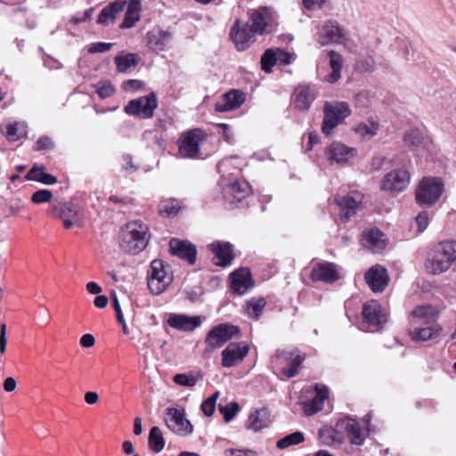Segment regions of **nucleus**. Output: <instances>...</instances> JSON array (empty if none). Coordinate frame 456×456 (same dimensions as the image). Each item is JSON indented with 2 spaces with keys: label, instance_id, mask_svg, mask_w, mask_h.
Masks as SVG:
<instances>
[{
  "label": "nucleus",
  "instance_id": "bf43d9fd",
  "mask_svg": "<svg viewBox=\"0 0 456 456\" xmlns=\"http://www.w3.org/2000/svg\"><path fill=\"white\" fill-rule=\"evenodd\" d=\"M375 60L372 56L364 57L357 61V66L363 71H371L375 67Z\"/></svg>",
  "mask_w": 456,
  "mask_h": 456
},
{
  "label": "nucleus",
  "instance_id": "7c9ffc66",
  "mask_svg": "<svg viewBox=\"0 0 456 456\" xmlns=\"http://www.w3.org/2000/svg\"><path fill=\"white\" fill-rule=\"evenodd\" d=\"M315 99L314 88L310 86H298L294 92V104L297 110H307Z\"/></svg>",
  "mask_w": 456,
  "mask_h": 456
},
{
  "label": "nucleus",
  "instance_id": "0eeeda50",
  "mask_svg": "<svg viewBox=\"0 0 456 456\" xmlns=\"http://www.w3.org/2000/svg\"><path fill=\"white\" fill-rule=\"evenodd\" d=\"M206 137V133L200 128H194L183 133L178 141V149L181 156L189 159L198 158L200 144Z\"/></svg>",
  "mask_w": 456,
  "mask_h": 456
},
{
  "label": "nucleus",
  "instance_id": "f257e3e1",
  "mask_svg": "<svg viewBox=\"0 0 456 456\" xmlns=\"http://www.w3.org/2000/svg\"><path fill=\"white\" fill-rule=\"evenodd\" d=\"M149 240L148 225L140 220L127 223L119 232L120 248L129 254L134 255L143 250Z\"/></svg>",
  "mask_w": 456,
  "mask_h": 456
},
{
  "label": "nucleus",
  "instance_id": "cd10ccee",
  "mask_svg": "<svg viewBox=\"0 0 456 456\" xmlns=\"http://www.w3.org/2000/svg\"><path fill=\"white\" fill-rule=\"evenodd\" d=\"M244 94L238 90H231L224 94L223 99L215 104L217 112H227L238 109L244 102Z\"/></svg>",
  "mask_w": 456,
  "mask_h": 456
},
{
  "label": "nucleus",
  "instance_id": "79ce46f5",
  "mask_svg": "<svg viewBox=\"0 0 456 456\" xmlns=\"http://www.w3.org/2000/svg\"><path fill=\"white\" fill-rule=\"evenodd\" d=\"M165 439L159 427H152L150 430L148 445L155 453L160 452L165 447Z\"/></svg>",
  "mask_w": 456,
  "mask_h": 456
},
{
  "label": "nucleus",
  "instance_id": "37998d69",
  "mask_svg": "<svg viewBox=\"0 0 456 456\" xmlns=\"http://www.w3.org/2000/svg\"><path fill=\"white\" fill-rule=\"evenodd\" d=\"M266 305L264 297L252 298L247 302L245 307V313L248 316L258 320L262 314V312Z\"/></svg>",
  "mask_w": 456,
  "mask_h": 456
},
{
  "label": "nucleus",
  "instance_id": "c03bdc74",
  "mask_svg": "<svg viewBox=\"0 0 456 456\" xmlns=\"http://www.w3.org/2000/svg\"><path fill=\"white\" fill-rule=\"evenodd\" d=\"M31 180L48 185L54 184L57 182L55 176L45 172V167L43 166H34L30 168V181Z\"/></svg>",
  "mask_w": 456,
  "mask_h": 456
},
{
  "label": "nucleus",
  "instance_id": "e2e57ef3",
  "mask_svg": "<svg viewBox=\"0 0 456 456\" xmlns=\"http://www.w3.org/2000/svg\"><path fill=\"white\" fill-rule=\"evenodd\" d=\"M416 222L418 224V231L419 232H422L428 225V215L426 211H421L417 216H416Z\"/></svg>",
  "mask_w": 456,
  "mask_h": 456
},
{
  "label": "nucleus",
  "instance_id": "e433bc0d",
  "mask_svg": "<svg viewBox=\"0 0 456 456\" xmlns=\"http://www.w3.org/2000/svg\"><path fill=\"white\" fill-rule=\"evenodd\" d=\"M385 235L377 228L370 229L362 235L363 245L372 249H381L385 246Z\"/></svg>",
  "mask_w": 456,
  "mask_h": 456
},
{
  "label": "nucleus",
  "instance_id": "f03ea898",
  "mask_svg": "<svg viewBox=\"0 0 456 456\" xmlns=\"http://www.w3.org/2000/svg\"><path fill=\"white\" fill-rule=\"evenodd\" d=\"M456 260V241L440 242L428 253L426 269L432 274L446 272Z\"/></svg>",
  "mask_w": 456,
  "mask_h": 456
},
{
  "label": "nucleus",
  "instance_id": "1a4fd4ad",
  "mask_svg": "<svg viewBox=\"0 0 456 456\" xmlns=\"http://www.w3.org/2000/svg\"><path fill=\"white\" fill-rule=\"evenodd\" d=\"M277 18V13L272 8L261 7L251 12L249 26L256 34H269L276 24Z\"/></svg>",
  "mask_w": 456,
  "mask_h": 456
},
{
  "label": "nucleus",
  "instance_id": "4be33fe9",
  "mask_svg": "<svg viewBox=\"0 0 456 456\" xmlns=\"http://www.w3.org/2000/svg\"><path fill=\"white\" fill-rule=\"evenodd\" d=\"M310 278L313 281L333 283L339 279V274L335 264L330 262H322L316 264L312 268Z\"/></svg>",
  "mask_w": 456,
  "mask_h": 456
},
{
  "label": "nucleus",
  "instance_id": "3c124183",
  "mask_svg": "<svg viewBox=\"0 0 456 456\" xmlns=\"http://www.w3.org/2000/svg\"><path fill=\"white\" fill-rule=\"evenodd\" d=\"M96 93L101 99H106L114 94L115 87L110 81H102L97 85Z\"/></svg>",
  "mask_w": 456,
  "mask_h": 456
},
{
  "label": "nucleus",
  "instance_id": "5fc2aeb1",
  "mask_svg": "<svg viewBox=\"0 0 456 456\" xmlns=\"http://www.w3.org/2000/svg\"><path fill=\"white\" fill-rule=\"evenodd\" d=\"M53 197V193L51 191L43 189L38 190L33 193L31 200L36 204H41L45 202H48Z\"/></svg>",
  "mask_w": 456,
  "mask_h": 456
},
{
  "label": "nucleus",
  "instance_id": "2eb2a0df",
  "mask_svg": "<svg viewBox=\"0 0 456 456\" xmlns=\"http://www.w3.org/2000/svg\"><path fill=\"white\" fill-rule=\"evenodd\" d=\"M255 34L248 23L240 26V20H236L231 28L230 37L238 51H245L255 41Z\"/></svg>",
  "mask_w": 456,
  "mask_h": 456
},
{
  "label": "nucleus",
  "instance_id": "6e6552de",
  "mask_svg": "<svg viewBox=\"0 0 456 456\" xmlns=\"http://www.w3.org/2000/svg\"><path fill=\"white\" fill-rule=\"evenodd\" d=\"M158 107L157 96L154 93L131 100L124 108V111L130 116L151 118Z\"/></svg>",
  "mask_w": 456,
  "mask_h": 456
},
{
  "label": "nucleus",
  "instance_id": "4c0bfd02",
  "mask_svg": "<svg viewBox=\"0 0 456 456\" xmlns=\"http://www.w3.org/2000/svg\"><path fill=\"white\" fill-rule=\"evenodd\" d=\"M404 142L411 150L417 151L420 147L426 146L428 139L423 135L419 129L414 128L405 134Z\"/></svg>",
  "mask_w": 456,
  "mask_h": 456
},
{
  "label": "nucleus",
  "instance_id": "ddd939ff",
  "mask_svg": "<svg viewBox=\"0 0 456 456\" xmlns=\"http://www.w3.org/2000/svg\"><path fill=\"white\" fill-rule=\"evenodd\" d=\"M221 186L225 200L230 203L240 202L251 192L250 185L244 180L234 179L230 182L224 180L221 182Z\"/></svg>",
  "mask_w": 456,
  "mask_h": 456
},
{
  "label": "nucleus",
  "instance_id": "a19ab883",
  "mask_svg": "<svg viewBox=\"0 0 456 456\" xmlns=\"http://www.w3.org/2000/svg\"><path fill=\"white\" fill-rule=\"evenodd\" d=\"M340 428H325L319 431V437L324 445H332L343 443Z\"/></svg>",
  "mask_w": 456,
  "mask_h": 456
},
{
  "label": "nucleus",
  "instance_id": "423d86ee",
  "mask_svg": "<svg viewBox=\"0 0 456 456\" xmlns=\"http://www.w3.org/2000/svg\"><path fill=\"white\" fill-rule=\"evenodd\" d=\"M167 428L179 436H188L193 432V425L186 419L184 409L168 407L165 411Z\"/></svg>",
  "mask_w": 456,
  "mask_h": 456
},
{
  "label": "nucleus",
  "instance_id": "b1692460",
  "mask_svg": "<svg viewBox=\"0 0 456 456\" xmlns=\"http://www.w3.org/2000/svg\"><path fill=\"white\" fill-rule=\"evenodd\" d=\"M208 249L215 255L216 264L219 266L230 265L234 258L233 246L230 242L215 241L208 245Z\"/></svg>",
  "mask_w": 456,
  "mask_h": 456
},
{
  "label": "nucleus",
  "instance_id": "052dcab7",
  "mask_svg": "<svg viewBox=\"0 0 456 456\" xmlns=\"http://www.w3.org/2000/svg\"><path fill=\"white\" fill-rule=\"evenodd\" d=\"M277 53V63L288 65L291 63L292 54L281 48H275Z\"/></svg>",
  "mask_w": 456,
  "mask_h": 456
},
{
  "label": "nucleus",
  "instance_id": "c9c22d12",
  "mask_svg": "<svg viewBox=\"0 0 456 456\" xmlns=\"http://www.w3.org/2000/svg\"><path fill=\"white\" fill-rule=\"evenodd\" d=\"M328 55L330 56V67L331 69V72L326 77L325 80L333 84L338 81L341 77L343 58L341 54L333 50L330 51Z\"/></svg>",
  "mask_w": 456,
  "mask_h": 456
},
{
  "label": "nucleus",
  "instance_id": "4d7b16f0",
  "mask_svg": "<svg viewBox=\"0 0 456 456\" xmlns=\"http://www.w3.org/2000/svg\"><path fill=\"white\" fill-rule=\"evenodd\" d=\"M22 134L20 131L19 124H10L6 126L5 136L9 141H17L21 137Z\"/></svg>",
  "mask_w": 456,
  "mask_h": 456
},
{
  "label": "nucleus",
  "instance_id": "6e6d98bb",
  "mask_svg": "<svg viewBox=\"0 0 456 456\" xmlns=\"http://www.w3.org/2000/svg\"><path fill=\"white\" fill-rule=\"evenodd\" d=\"M159 212L161 215H166L167 216H174L178 213L177 204L175 200L163 203L160 206Z\"/></svg>",
  "mask_w": 456,
  "mask_h": 456
},
{
  "label": "nucleus",
  "instance_id": "680f3d73",
  "mask_svg": "<svg viewBox=\"0 0 456 456\" xmlns=\"http://www.w3.org/2000/svg\"><path fill=\"white\" fill-rule=\"evenodd\" d=\"M53 147V142L50 137L43 136L39 138L35 145L36 151H43L52 149Z\"/></svg>",
  "mask_w": 456,
  "mask_h": 456
},
{
  "label": "nucleus",
  "instance_id": "6ab92c4d",
  "mask_svg": "<svg viewBox=\"0 0 456 456\" xmlns=\"http://www.w3.org/2000/svg\"><path fill=\"white\" fill-rule=\"evenodd\" d=\"M357 150L341 142H334L326 150L325 154L330 163L346 164L356 156Z\"/></svg>",
  "mask_w": 456,
  "mask_h": 456
},
{
  "label": "nucleus",
  "instance_id": "39448f33",
  "mask_svg": "<svg viewBox=\"0 0 456 456\" xmlns=\"http://www.w3.org/2000/svg\"><path fill=\"white\" fill-rule=\"evenodd\" d=\"M444 183L440 178L424 177L416 190V201L420 206H432L442 196Z\"/></svg>",
  "mask_w": 456,
  "mask_h": 456
},
{
  "label": "nucleus",
  "instance_id": "0e129e2a",
  "mask_svg": "<svg viewBox=\"0 0 456 456\" xmlns=\"http://www.w3.org/2000/svg\"><path fill=\"white\" fill-rule=\"evenodd\" d=\"M184 293L186 294L187 298L191 302H196L200 299V297L202 294V291L200 287H194V288L185 289Z\"/></svg>",
  "mask_w": 456,
  "mask_h": 456
},
{
  "label": "nucleus",
  "instance_id": "69168bd1",
  "mask_svg": "<svg viewBox=\"0 0 456 456\" xmlns=\"http://www.w3.org/2000/svg\"><path fill=\"white\" fill-rule=\"evenodd\" d=\"M224 456H257V454L251 450L227 449L224 451Z\"/></svg>",
  "mask_w": 456,
  "mask_h": 456
},
{
  "label": "nucleus",
  "instance_id": "7ed1b4c3",
  "mask_svg": "<svg viewBox=\"0 0 456 456\" xmlns=\"http://www.w3.org/2000/svg\"><path fill=\"white\" fill-rule=\"evenodd\" d=\"M323 114L322 131L325 135L330 136L333 129L351 115V109L345 102H326L323 106Z\"/></svg>",
  "mask_w": 456,
  "mask_h": 456
},
{
  "label": "nucleus",
  "instance_id": "4468645a",
  "mask_svg": "<svg viewBox=\"0 0 456 456\" xmlns=\"http://www.w3.org/2000/svg\"><path fill=\"white\" fill-rule=\"evenodd\" d=\"M318 41L322 45L346 44L347 41L346 32L338 21L330 20L324 23L320 31Z\"/></svg>",
  "mask_w": 456,
  "mask_h": 456
},
{
  "label": "nucleus",
  "instance_id": "9b49d317",
  "mask_svg": "<svg viewBox=\"0 0 456 456\" xmlns=\"http://www.w3.org/2000/svg\"><path fill=\"white\" fill-rule=\"evenodd\" d=\"M305 357L298 350L285 351L277 350L272 357L273 363H285L286 366L281 368V373L287 378H294L304 362Z\"/></svg>",
  "mask_w": 456,
  "mask_h": 456
},
{
  "label": "nucleus",
  "instance_id": "20e7f679",
  "mask_svg": "<svg viewBox=\"0 0 456 456\" xmlns=\"http://www.w3.org/2000/svg\"><path fill=\"white\" fill-rule=\"evenodd\" d=\"M169 270L170 266L160 259H154L151 262L148 273V288L151 294L158 296L171 284L173 275Z\"/></svg>",
  "mask_w": 456,
  "mask_h": 456
},
{
  "label": "nucleus",
  "instance_id": "c85d7f7f",
  "mask_svg": "<svg viewBox=\"0 0 456 456\" xmlns=\"http://www.w3.org/2000/svg\"><path fill=\"white\" fill-rule=\"evenodd\" d=\"M334 200L340 208L341 219L346 222L356 213V209L361 203V196H337Z\"/></svg>",
  "mask_w": 456,
  "mask_h": 456
},
{
  "label": "nucleus",
  "instance_id": "aec40b11",
  "mask_svg": "<svg viewBox=\"0 0 456 456\" xmlns=\"http://www.w3.org/2000/svg\"><path fill=\"white\" fill-rule=\"evenodd\" d=\"M169 250L173 256L187 261L193 265L197 259V248L195 245L185 240L171 239L169 241Z\"/></svg>",
  "mask_w": 456,
  "mask_h": 456
},
{
  "label": "nucleus",
  "instance_id": "5701e85b",
  "mask_svg": "<svg viewBox=\"0 0 456 456\" xmlns=\"http://www.w3.org/2000/svg\"><path fill=\"white\" fill-rule=\"evenodd\" d=\"M173 33L155 27L147 33V45L151 51H163L173 41Z\"/></svg>",
  "mask_w": 456,
  "mask_h": 456
},
{
  "label": "nucleus",
  "instance_id": "a18cd8bd",
  "mask_svg": "<svg viewBox=\"0 0 456 456\" xmlns=\"http://www.w3.org/2000/svg\"><path fill=\"white\" fill-rule=\"evenodd\" d=\"M202 377L200 372L179 373L174 376L173 380L179 386L191 387H194Z\"/></svg>",
  "mask_w": 456,
  "mask_h": 456
},
{
  "label": "nucleus",
  "instance_id": "2f4dec72",
  "mask_svg": "<svg viewBox=\"0 0 456 456\" xmlns=\"http://www.w3.org/2000/svg\"><path fill=\"white\" fill-rule=\"evenodd\" d=\"M271 422L269 411L266 408H261L249 414L247 428L257 432L267 428Z\"/></svg>",
  "mask_w": 456,
  "mask_h": 456
},
{
  "label": "nucleus",
  "instance_id": "13d9d810",
  "mask_svg": "<svg viewBox=\"0 0 456 456\" xmlns=\"http://www.w3.org/2000/svg\"><path fill=\"white\" fill-rule=\"evenodd\" d=\"M112 46V43L96 42L89 45L88 52L90 53H105L110 51Z\"/></svg>",
  "mask_w": 456,
  "mask_h": 456
},
{
  "label": "nucleus",
  "instance_id": "774afa93",
  "mask_svg": "<svg viewBox=\"0 0 456 456\" xmlns=\"http://www.w3.org/2000/svg\"><path fill=\"white\" fill-rule=\"evenodd\" d=\"M142 82L137 79H129L125 82L124 89L126 92L135 91L142 86Z\"/></svg>",
  "mask_w": 456,
  "mask_h": 456
},
{
  "label": "nucleus",
  "instance_id": "603ef678",
  "mask_svg": "<svg viewBox=\"0 0 456 456\" xmlns=\"http://www.w3.org/2000/svg\"><path fill=\"white\" fill-rule=\"evenodd\" d=\"M112 301H113V307L116 312L117 320L122 325L123 333L125 335H127L129 333V330H128L127 325L126 323V321H125V318H124V315H123V313L121 310V306L119 305L118 299L116 295L113 296Z\"/></svg>",
  "mask_w": 456,
  "mask_h": 456
},
{
  "label": "nucleus",
  "instance_id": "f3484780",
  "mask_svg": "<svg viewBox=\"0 0 456 456\" xmlns=\"http://www.w3.org/2000/svg\"><path fill=\"white\" fill-rule=\"evenodd\" d=\"M51 214L61 218L64 228L69 229L73 224L79 223L80 207L70 202L59 203L53 206Z\"/></svg>",
  "mask_w": 456,
  "mask_h": 456
},
{
  "label": "nucleus",
  "instance_id": "412c9836",
  "mask_svg": "<svg viewBox=\"0 0 456 456\" xmlns=\"http://www.w3.org/2000/svg\"><path fill=\"white\" fill-rule=\"evenodd\" d=\"M365 281L373 292H382L388 285L389 277L385 267L376 265L364 275Z\"/></svg>",
  "mask_w": 456,
  "mask_h": 456
},
{
  "label": "nucleus",
  "instance_id": "9d476101",
  "mask_svg": "<svg viewBox=\"0 0 456 456\" xmlns=\"http://www.w3.org/2000/svg\"><path fill=\"white\" fill-rule=\"evenodd\" d=\"M240 333L237 326L228 323H221L213 327L205 338V343L211 352L215 348L223 346L226 342Z\"/></svg>",
  "mask_w": 456,
  "mask_h": 456
},
{
  "label": "nucleus",
  "instance_id": "8fccbe9b",
  "mask_svg": "<svg viewBox=\"0 0 456 456\" xmlns=\"http://www.w3.org/2000/svg\"><path fill=\"white\" fill-rule=\"evenodd\" d=\"M379 125L375 122L370 124L361 123L355 128L354 131L361 136H374L377 134Z\"/></svg>",
  "mask_w": 456,
  "mask_h": 456
},
{
  "label": "nucleus",
  "instance_id": "58836bf2",
  "mask_svg": "<svg viewBox=\"0 0 456 456\" xmlns=\"http://www.w3.org/2000/svg\"><path fill=\"white\" fill-rule=\"evenodd\" d=\"M411 314L419 324H433L436 322V310L430 305L417 306Z\"/></svg>",
  "mask_w": 456,
  "mask_h": 456
},
{
  "label": "nucleus",
  "instance_id": "f704fd0d",
  "mask_svg": "<svg viewBox=\"0 0 456 456\" xmlns=\"http://www.w3.org/2000/svg\"><path fill=\"white\" fill-rule=\"evenodd\" d=\"M140 5V0H130L129 3L126 2V11L125 18L120 24L121 28H130L139 20Z\"/></svg>",
  "mask_w": 456,
  "mask_h": 456
},
{
  "label": "nucleus",
  "instance_id": "393cba45",
  "mask_svg": "<svg viewBox=\"0 0 456 456\" xmlns=\"http://www.w3.org/2000/svg\"><path fill=\"white\" fill-rule=\"evenodd\" d=\"M253 286L251 273L248 268H240L231 274V288L232 292L245 294Z\"/></svg>",
  "mask_w": 456,
  "mask_h": 456
},
{
  "label": "nucleus",
  "instance_id": "ea45409f",
  "mask_svg": "<svg viewBox=\"0 0 456 456\" xmlns=\"http://www.w3.org/2000/svg\"><path fill=\"white\" fill-rule=\"evenodd\" d=\"M139 57L135 53H126L125 55H118L115 57V64L117 69L120 73H126L131 69H134L139 63Z\"/></svg>",
  "mask_w": 456,
  "mask_h": 456
},
{
  "label": "nucleus",
  "instance_id": "f8f14e48",
  "mask_svg": "<svg viewBox=\"0 0 456 456\" xmlns=\"http://www.w3.org/2000/svg\"><path fill=\"white\" fill-rule=\"evenodd\" d=\"M362 316V330H377L387 321L380 305L376 301L367 302L363 305Z\"/></svg>",
  "mask_w": 456,
  "mask_h": 456
},
{
  "label": "nucleus",
  "instance_id": "09e8293b",
  "mask_svg": "<svg viewBox=\"0 0 456 456\" xmlns=\"http://www.w3.org/2000/svg\"><path fill=\"white\" fill-rule=\"evenodd\" d=\"M240 406L236 402H232L225 405H219V411L224 416L226 423L230 422L238 413Z\"/></svg>",
  "mask_w": 456,
  "mask_h": 456
},
{
  "label": "nucleus",
  "instance_id": "a211bd4d",
  "mask_svg": "<svg viewBox=\"0 0 456 456\" xmlns=\"http://www.w3.org/2000/svg\"><path fill=\"white\" fill-rule=\"evenodd\" d=\"M249 346L244 342H232L222 352V365L231 368L242 362L248 355Z\"/></svg>",
  "mask_w": 456,
  "mask_h": 456
},
{
  "label": "nucleus",
  "instance_id": "338daca9",
  "mask_svg": "<svg viewBox=\"0 0 456 456\" xmlns=\"http://www.w3.org/2000/svg\"><path fill=\"white\" fill-rule=\"evenodd\" d=\"M93 13H94L93 8L87 9L84 13L78 14V15L73 17L72 21L76 24L81 23V22H86L92 19Z\"/></svg>",
  "mask_w": 456,
  "mask_h": 456
},
{
  "label": "nucleus",
  "instance_id": "473e14b6",
  "mask_svg": "<svg viewBox=\"0 0 456 456\" xmlns=\"http://www.w3.org/2000/svg\"><path fill=\"white\" fill-rule=\"evenodd\" d=\"M315 395L313 397L309 404L305 405V412L307 416H311L322 409L325 400L328 398V387L324 385L315 386Z\"/></svg>",
  "mask_w": 456,
  "mask_h": 456
},
{
  "label": "nucleus",
  "instance_id": "c756f323",
  "mask_svg": "<svg viewBox=\"0 0 456 456\" xmlns=\"http://www.w3.org/2000/svg\"><path fill=\"white\" fill-rule=\"evenodd\" d=\"M126 6V0H116L109 4L101 11L97 22L104 26L113 23L118 15L125 10Z\"/></svg>",
  "mask_w": 456,
  "mask_h": 456
},
{
  "label": "nucleus",
  "instance_id": "49530a36",
  "mask_svg": "<svg viewBox=\"0 0 456 456\" xmlns=\"http://www.w3.org/2000/svg\"><path fill=\"white\" fill-rule=\"evenodd\" d=\"M304 434L300 431H296L278 440L276 443V446L281 450H284L289 448V446L299 444L302 442H304Z\"/></svg>",
  "mask_w": 456,
  "mask_h": 456
},
{
  "label": "nucleus",
  "instance_id": "a878e982",
  "mask_svg": "<svg viewBox=\"0 0 456 456\" xmlns=\"http://www.w3.org/2000/svg\"><path fill=\"white\" fill-rule=\"evenodd\" d=\"M337 428L345 430L350 443L355 445L362 444L364 436L359 423L352 418H344L337 422Z\"/></svg>",
  "mask_w": 456,
  "mask_h": 456
},
{
  "label": "nucleus",
  "instance_id": "864d4df0",
  "mask_svg": "<svg viewBox=\"0 0 456 456\" xmlns=\"http://www.w3.org/2000/svg\"><path fill=\"white\" fill-rule=\"evenodd\" d=\"M371 102V95L369 91H362L358 93L354 97V105L360 109H365L369 107Z\"/></svg>",
  "mask_w": 456,
  "mask_h": 456
},
{
  "label": "nucleus",
  "instance_id": "72a5a7b5",
  "mask_svg": "<svg viewBox=\"0 0 456 456\" xmlns=\"http://www.w3.org/2000/svg\"><path fill=\"white\" fill-rule=\"evenodd\" d=\"M440 329L436 323L426 324L425 327H415L410 330L411 339L415 342H425L436 338Z\"/></svg>",
  "mask_w": 456,
  "mask_h": 456
},
{
  "label": "nucleus",
  "instance_id": "bb28decb",
  "mask_svg": "<svg viewBox=\"0 0 456 456\" xmlns=\"http://www.w3.org/2000/svg\"><path fill=\"white\" fill-rule=\"evenodd\" d=\"M170 327L182 331H192L201 324L199 316H188L186 314H172L167 319Z\"/></svg>",
  "mask_w": 456,
  "mask_h": 456
},
{
  "label": "nucleus",
  "instance_id": "de8ad7c7",
  "mask_svg": "<svg viewBox=\"0 0 456 456\" xmlns=\"http://www.w3.org/2000/svg\"><path fill=\"white\" fill-rule=\"evenodd\" d=\"M275 64H277L276 50L273 48L266 49L261 56V69L265 73H270Z\"/></svg>",
  "mask_w": 456,
  "mask_h": 456
},
{
  "label": "nucleus",
  "instance_id": "dca6fc26",
  "mask_svg": "<svg viewBox=\"0 0 456 456\" xmlns=\"http://www.w3.org/2000/svg\"><path fill=\"white\" fill-rule=\"evenodd\" d=\"M410 183V175L405 169H395L387 173L381 183V189L390 192H400Z\"/></svg>",
  "mask_w": 456,
  "mask_h": 456
}]
</instances>
